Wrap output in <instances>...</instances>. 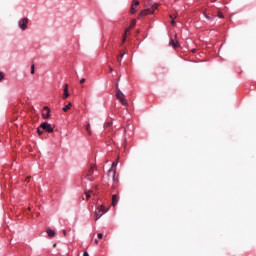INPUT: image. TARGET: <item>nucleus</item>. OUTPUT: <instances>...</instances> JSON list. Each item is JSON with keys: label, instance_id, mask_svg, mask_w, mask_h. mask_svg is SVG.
<instances>
[{"label": "nucleus", "instance_id": "nucleus-1", "mask_svg": "<svg viewBox=\"0 0 256 256\" xmlns=\"http://www.w3.org/2000/svg\"><path fill=\"white\" fill-rule=\"evenodd\" d=\"M116 174H117V162H113L107 174L108 187H111V189H116L117 185H119V178L115 176Z\"/></svg>", "mask_w": 256, "mask_h": 256}, {"label": "nucleus", "instance_id": "nucleus-2", "mask_svg": "<svg viewBox=\"0 0 256 256\" xmlns=\"http://www.w3.org/2000/svg\"><path fill=\"white\" fill-rule=\"evenodd\" d=\"M97 167L95 166V164H91L89 169H87L83 175H82V179H86L87 181H95V177L93 176L95 173V169Z\"/></svg>", "mask_w": 256, "mask_h": 256}, {"label": "nucleus", "instance_id": "nucleus-3", "mask_svg": "<svg viewBox=\"0 0 256 256\" xmlns=\"http://www.w3.org/2000/svg\"><path fill=\"white\" fill-rule=\"evenodd\" d=\"M116 99H118L123 107H127V105H129L125 94H123V92H121V89H119V84L116 85Z\"/></svg>", "mask_w": 256, "mask_h": 256}, {"label": "nucleus", "instance_id": "nucleus-4", "mask_svg": "<svg viewBox=\"0 0 256 256\" xmlns=\"http://www.w3.org/2000/svg\"><path fill=\"white\" fill-rule=\"evenodd\" d=\"M105 213H107V209H105V206L104 205L98 206L95 211L96 221H97V219H101V217H103V215H105Z\"/></svg>", "mask_w": 256, "mask_h": 256}, {"label": "nucleus", "instance_id": "nucleus-5", "mask_svg": "<svg viewBox=\"0 0 256 256\" xmlns=\"http://www.w3.org/2000/svg\"><path fill=\"white\" fill-rule=\"evenodd\" d=\"M40 128L46 131V133H53L54 129L51 127V124L48 122H43L40 124Z\"/></svg>", "mask_w": 256, "mask_h": 256}, {"label": "nucleus", "instance_id": "nucleus-6", "mask_svg": "<svg viewBox=\"0 0 256 256\" xmlns=\"http://www.w3.org/2000/svg\"><path fill=\"white\" fill-rule=\"evenodd\" d=\"M137 7H139V0H133L130 8V13L135 15L137 13Z\"/></svg>", "mask_w": 256, "mask_h": 256}, {"label": "nucleus", "instance_id": "nucleus-7", "mask_svg": "<svg viewBox=\"0 0 256 256\" xmlns=\"http://www.w3.org/2000/svg\"><path fill=\"white\" fill-rule=\"evenodd\" d=\"M29 23V19L23 18L21 21L18 22V25L22 31H25L27 29V24Z\"/></svg>", "mask_w": 256, "mask_h": 256}, {"label": "nucleus", "instance_id": "nucleus-8", "mask_svg": "<svg viewBox=\"0 0 256 256\" xmlns=\"http://www.w3.org/2000/svg\"><path fill=\"white\" fill-rule=\"evenodd\" d=\"M153 13H155V9L147 8V9L142 10L140 12V15L142 17H145V15H153Z\"/></svg>", "mask_w": 256, "mask_h": 256}, {"label": "nucleus", "instance_id": "nucleus-9", "mask_svg": "<svg viewBox=\"0 0 256 256\" xmlns=\"http://www.w3.org/2000/svg\"><path fill=\"white\" fill-rule=\"evenodd\" d=\"M49 113H51V110L49 109V106H45L42 110V117L44 119H49Z\"/></svg>", "mask_w": 256, "mask_h": 256}, {"label": "nucleus", "instance_id": "nucleus-10", "mask_svg": "<svg viewBox=\"0 0 256 256\" xmlns=\"http://www.w3.org/2000/svg\"><path fill=\"white\" fill-rule=\"evenodd\" d=\"M64 93L62 95V99H67V97H69V85L65 84L64 86Z\"/></svg>", "mask_w": 256, "mask_h": 256}, {"label": "nucleus", "instance_id": "nucleus-11", "mask_svg": "<svg viewBox=\"0 0 256 256\" xmlns=\"http://www.w3.org/2000/svg\"><path fill=\"white\" fill-rule=\"evenodd\" d=\"M119 203V196H117V194H114L112 196V205L113 207H116V205Z\"/></svg>", "mask_w": 256, "mask_h": 256}, {"label": "nucleus", "instance_id": "nucleus-12", "mask_svg": "<svg viewBox=\"0 0 256 256\" xmlns=\"http://www.w3.org/2000/svg\"><path fill=\"white\" fill-rule=\"evenodd\" d=\"M170 45H172V47H174V49H179L180 45H179V41L171 39L170 40Z\"/></svg>", "mask_w": 256, "mask_h": 256}, {"label": "nucleus", "instance_id": "nucleus-13", "mask_svg": "<svg viewBox=\"0 0 256 256\" xmlns=\"http://www.w3.org/2000/svg\"><path fill=\"white\" fill-rule=\"evenodd\" d=\"M203 16L205 17V19H207V21H214L215 20V16L211 17L205 11L203 12Z\"/></svg>", "mask_w": 256, "mask_h": 256}, {"label": "nucleus", "instance_id": "nucleus-14", "mask_svg": "<svg viewBox=\"0 0 256 256\" xmlns=\"http://www.w3.org/2000/svg\"><path fill=\"white\" fill-rule=\"evenodd\" d=\"M47 235H48V237H50V239H52V237H55V230L48 229L47 230Z\"/></svg>", "mask_w": 256, "mask_h": 256}, {"label": "nucleus", "instance_id": "nucleus-15", "mask_svg": "<svg viewBox=\"0 0 256 256\" xmlns=\"http://www.w3.org/2000/svg\"><path fill=\"white\" fill-rule=\"evenodd\" d=\"M72 105H73V104H72L71 102H69L67 105H65V106L62 108V110L64 111V113H67V111L71 109V106H72Z\"/></svg>", "mask_w": 256, "mask_h": 256}, {"label": "nucleus", "instance_id": "nucleus-16", "mask_svg": "<svg viewBox=\"0 0 256 256\" xmlns=\"http://www.w3.org/2000/svg\"><path fill=\"white\" fill-rule=\"evenodd\" d=\"M86 131H87V133H88V135H92V132H91V124H87V126H86Z\"/></svg>", "mask_w": 256, "mask_h": 256}, {"label": "nucleus", "instance_id": "nucleus-17", "mask_svg": "<svg viewBox=\"0 0 256 256\" xmlns=\"http://www.w3.org/2000/svg\"><path fill=\"white\" fill-rule=\"evenodd\" d=\"M170 19H172L171 25H173V26L177 25V22H175V17H173V15H170Z\"/></svg>", "mask_w": 256, "mask_h": 256}, {"label": "nucleus", "instance_id": "nucleus-18", "mask_svg": "<svg viewBox=\"0 0 256 256\" xmlns=\"http://www.w3.org/2000/svg\"><path fill=\"white\" fill-rule=\"evenodd\" d=\"M31 75H35V64L31 65Z\"/></svg>", "mask_w": 256, "mask_h": 256}, {"label": "nucleus", "instance_id": "nucleus-19", "mask_svg": "<svg viewBox=\"0 0 256 256\" xmlns=\"http://www.w3.org/2000/svg\"><path fill=\"white\" fill-rule=\"evenodd\" d=\"M126 39H127V30L124 33V36H123V39H122V43H125Z\"/></svg>", "mask_w": 256, "mask_h": 256}, {"label": "nucleus", "instance_id": "nucleus-20", "mask_svg": "<svg viewBox=\"0 0 256 256\" xmlns=\"http://www.w3.org/2000/svg\"><path fill=\"white\" fill-rule=\"evenodd\" d=\"M5 79V74L3 72H0V82Z\"/></svg>", "mask_w": 256, "mask_h": 256}, {"label": "nucleus", "instance_id": "nucleus-21", "mask_svg": "<svg viewBox=\"0 0 256 256\" xmlns=\"http://www.w3.org/2000/svg\"><path fill=\"white\" fill-rule=\"evenodd\" d=\"M37 133L38 135H43V131L41 130V126L37 128Z\"/></svg>", "mask_w": 256, "mask_h": 256}, {"label": "nucleus", "instance_id": "nucleus-22", "mask_svg": "<svg viewBox=\"0 0 256 256\" xmlns=\"http://www.w3.org/2000/svg\"><path fill=\"white\" fill-rule=\"evenodd\" d=\"M85 196H86V199H91V193L90 192H86Z\"/></svg>", "mask_w": 256, "mask_h": 256}, {"label": "nucleus", "instance_id": "nucleus-23", "mask_svg": "<svg viewBox=\"0 0 256 256\" xmlns=\"http://www.w3.org/2000/svg\"><path fill=\"white\" fill-rule=\"evenodd\" d=\"M218 17H219V19H223V13H221V12H218V15H217Z\"/></svg>", "mask_w": 256, "mask_h": 256}, {"label": "nucleus", "instance_id": "nucleus-24", "mask_svg": "<svg viewBox=\"0 0 256 256\" xmlns=\"http://www.w3.org/2000/svg\"><path fill=\"white\" fill-rule=\"evenodd\" d=\"M97 237L98 239H103V233H98Z\"/></svg>", "mask_w": 256, "mask_h": 256}, {"label": "nucleus", "instance_id": "nucleus-25", "mask_svg": "<svg viewBox=\"0 0 256 256\" xmlns=\"http://www.w3.org/2000/svg\"><path fill=\"white\" fill-rule=\"evenodd\" d=\"M31 181V177H27L26 179H25V182L26 183H29Z\"/></svg>", "mask_w": 256, "mask_h": 256}, {"label": "nucleus", "instance_id": "nucleus-26", "mask_svg": "<svg viewBox=\"0 0 256 256\" xmlns=\"http://www.w3.org/2000/svg\"><path fill=\"white\" fill-rule=\"evenodd\" d=\"M119 57L120 59H123V57H125V53H120Z\"/></svg>", "mask_w": 256, "mask_h": 256}, {"label": "nucleus", "instance_id": "nucleus-27", "mask_svg": "<svg viewBox=\"0 0 256 256\" xmlns=\"http://www.w3.org/2000/svg\"><path fill=\"white\" fill-rule=\"evenodd\" d=\"M83 83H85V78H82V79L80 80V84H83Z\"/></svg>", "mask_w": 256, "mask_h": 256}, {"label": "nucleus", "instance_id": "nucleus-28", "mask_svg": "<svg viewBox=\"0 0 256 256\" xmlns=\"http://www.w3.org/2000/svg\"><path fill=\"white\" fill-rule=\"evenodd\" d=\"M83 256H89V253H88L87 251H85V252L83 253Z\"/></svg>", "mask_w": 256, "mask_h": 256}, {"label": "nucleus", "instance_id": "nucleus-29", "mask_svg": "<svg viewBox=\"0 0 256 256\" xmlns=\"http://www.w3.org/2000/svg\"><path fill=\"white\" fill-rule=\"evenodd\" d=\"M94 243L96 244V245H99V240H94Z\"/></svg>", "mask_w": 256, "mask_h": 256}, {"label": "nucleus", "instance_id": "nucleus-30", "mask_svg": "<svg viewBox=\"0 0 256 256\" xmlns=\"http://www.w3.org/2000/svg\"><path fill=\"white\" fill-rule=\"evenodd\" d=\"M109 69H110V73H113V68L110 67Z\"/></svg>", "mask_w": 256, "mask_h": 256}, {"label": "nucleus", "instance_id": "nucleus-31", "mask_svg": "<svg viewBox=\"0 0 256 256\" xmlns=\"http://www.w3.org/2000/svg\"><path fill=\"white\" fill-rule=\"evenodd\" d=\"M118 63H119V65H121V60L120 59H118Z\"/></svg>", "mask_w": 256, "mask_h": 256}, {"label": "nucleus", "instance_id": "nucleus-32", "mask_svg": "<svg viewBox=\"0 0 256 256\" xmlns=\"http://www.w3.org/2000/svg\"><path fill=\"white\" fill-rule=\"evenodd\" d=\"M192 53H195V49L192 50Z\"/></svg>", "mask_w": 256, "mask_h": 256}]
</instances>
